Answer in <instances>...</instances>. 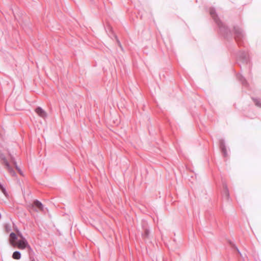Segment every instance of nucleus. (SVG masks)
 <instances>
[{
    "mask_svg": "<svg viewBox=\"0 0 261 261\" xmlns=\"http://www.w3.org/2000/svg\"><path fill=\"white\" fill-rule=\"evenodd\" d=\"M210 14L213 17V19L215 21V22L219 25H220L221 22L219 20V18L217 17L215 14V11L214 9H212L210 11Z\"/></svg>",
    "mask_w": 261,
    "mask_h": 261,
    "instance_id": "obj_6",
    "label": "nucleus"
},
{
    "mask_svg": "<svg viewBox=\"0 0 261 261\" xmlns=\"http://www.w3.org/2000/svg\"><path fill=\"white\" fill-rule=\"evenodd\" d=\"M14 164H15L16 168L18 170V172L20 173V174H21V175H22L23 174H22V171H21V170L20 169V168H18V167L17 166L16 163V162H14Z\"/></svg>",
    "mask_w": 261,
    "mask_h": 261,
    "instance_id": "obj_14",
    "label": "nucleus"
},
{
    "mask_svg": "<svg viewBox=\"0 0 261 261\" xmlns=\"http://www.w3.org/2000/svg\"><path fill=\"white\" fill-rule=\"evenodd\" d=\"M149 233V230H147V229H146V230H145V234H144V235H145L146 237H148Z\"/></svg>",
    "mask_w": 261,
    "mask_h": 261,
    "instance_id": "obj_15",
    "label": "nucleus"
},
{
    "mask_svg": "<svg viewBox=\"0 0 261 261\" xmlns=\"http://www.w3.org/2000/svg\"><path fill=\"white\" fill-rule=\"evenodd\" d=\"M237 250H238V252L240 254V255H241V253H240V252L239 251V250L237 249Z\"/></svg>",
    "mask_w": 261,
    "mask_h": 261,
    "instance_id": "obj_16",
    "label": "nucleus"
},
{
    "mask_svg": "<svg viewBox=\"0 0 261 261\" xmlns=\"http://www.w3.org/2000/svg\"><path fill=\"white\" fill-rule=\"evenodd\" d=\"M0 158L4 162V163L5 164V165L6 166H8V165L9 164V163L8 162L7 160H6L5 155L3 154H1V155H0Z\"/></svg>",
    "mask_w": 261,
    "mask_h": 261,
    "instance_id": "obj_9",
    "label": "nucleus"
},
{
    "mask_svg": "<svg viewBox=\"0 0 261 261\" xmlns=\"http://www.w3.org/2000/svg\"><path fill=\"white\" fill-rule=\"evenodd\" d=\"M224 187V192H223V196L226 198V199L228 200L229 199V193L228 189L226 184H223Z\"/></svg>",
    "mask_w": 261,
    "mask_h": 261,
    "instance_id": "obj_7",
    "label": "nucleus"
},
{
    "mask_svg": "<svg viewBox=\"0 0 261 261\" xmlns=\"http://www.w3.org/2000/svg\"><path fill=\"white\" fill-rule=\"evenodd\" d=\"M234 32L236 35V38L237 41L241 40L243 37V30L238 25L234 27Z\"/></svg>",
    "mask_w": 261,
    "mask_h": 261,
    "instance_id": "obj_2",
    "label": "nucleus"
},
{
    "mask_svg": "<svg viewBox=\"0 0 261 261\" xmlns=\"http://www.w3.org/2000/svg\"><path fill=\"white\" fill-rule=\"evenodd\" d=\"M17 247L19 249H24L25 248L31 249L30 245L28 244L27 240L22 238L21 240H19L17 242Z\"/></svg>",
    "mask_w": 261,
    "mask_h": 261,
    "instance_id": "obj_1",
    "label": "nucleus"
},
{
    "mask_svg": "<svg viewBox=\"0 0 261 261\" xmlns=\"http://www.w3.org/2000/svg\"><path fill=\"white\" fill-rule=\"evenodd\" d=\"M11 238L13 240H16L17 239V236L16 234L14 232H11L10 235Z\"/></svg>",
    "mask_w": 261,
    "mask_h": 261,
    "instance_id": "obj_11",
    "label": "nucleus"
},
{
    "mask_svg": "<svg viewBox=\"0 0 261 261\" xmlns=\"http://www.w3.org/2000/svg\"><path fill=\"white\" fill-rule=\"evenodd\" d=\"M12 257L15 259H19L21 258V253L19 251H15L12 255Z\"/></svg>",
    "mask_w": 261,
    "mask_h": 261,
    "instance_id": "obj_8",
    "label": "nucleus"
},
{
    "mask_svg": "<svg viewBox=\"0 0 261 261\" xmlns=\"http://www.w3.org/2000/svg\"><path fill=\"white\" fill-rule=\"evenodd\" d=\"M34 206L37 207L40 211H43L44 210L43 205L42 204L41 202L37 200H35L33 203V204L32 205L33 207H34Z\"/></svg>",
    "mask_w": 261,
    "mask_h": 261,
    "instance_id": "obj_5",
    "label": "nucleus"
},
{
    "mask_svg": "<svg viewBox=\"0 0 261 261\" xmlns=\"http://www.w3.org/2000/svg\"><path fill=\"white\" fill-rule=\"evenodd\" d=\"M0 189L2 190V192L5 195H7L6 190V189L3 187V186L2 185H0Z\"/></svg>",
    "mask_w": 261,
    "mask_h": 261,
    "instance_id": "obj_13",
    "label": "nucleus"
},
{
    "mask_svg": "<svg viewBox=\"0 0 261 261\" xmlns=\"http://www.w3.org/2000/svg\"><path fill=\"white\" fill-rule=\"evenodd\" d=\"M35 112L39 116L42 118L46 117V113L40 107L37 108L35 110Z\"/></svg>",
    "mask_w": 261,
    "mask_h": 261,
    "instance_id": "obj_4",
    "label": "nucleus"
},
{
    "mask_svg": "<svg viewBox=\"0 0 261 261\" xmlns=\"http://www.w3.org/2000/svg\"><path fill=\"white\" fill-rule=\"evenodd\" d=\"M255 105L261 108V101L258 99H256L254 101Z\"/></svg>",
    "mask_w": 261,
    "mask_h": 261,
    "instance_id": "obj_12",
    "label": "nucleus"
},
{
    "mask_svg": "<svg viewBox=\"0 0 261 261\" xmlns=\"http://www.w3.org/2000/svg\"><path fill=\"white\" fill-rule=\"evenodd\" d=\"M31 261H35V259L34 258H32L31 259Z\"/></svg>",
    "mask_w": 261,
    "mask_h": 261,
    "instance_id": "obj_17",
    "label": "nucleus"
},
{
    "mask_svg": "<svg viewBox=\"0 0 261 261\" xmlns=\"http://www.w3.org/2000/svg\"><path fill=\"white\" fill-rule=\"evenodd\" d=\"M6 167L9 172L13 176L16 175V173H15L14 171L11 168L10 165L9 164L8 166H6Z\"/></svg>",
    "mask_w": 261,
    "mask_h": 261,
    "instance_id": "obj_10",
    "label": "nucleus"
},
{
    "mask_svg": "<svg viewBox=\"0 0 261 261\" xmlns=\"http://www.w3.org/2000/svg\"><path fill=\"white\" fill-rule=\"evenodd\" d=\"M220 148L224 155L226 156L227 155L226 147L225 146V141L223 139L220 140Z\"/></svg>",
    "mask_w": 261,
    "mask_h": 261,
    "instance_id": "obj_3",
    "label": "nucleus"
}]
</instances>
